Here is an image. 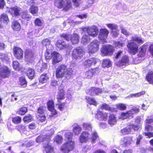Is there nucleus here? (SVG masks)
Returning a JSON list of instances; mask_svg holds the SVG:
<instances>
[{
	"mask_svg": "<svg viewBox=\"0 0 153 153\" xmlns=\"http://www.w3.org/2000/svg\"><path fill=\"white\" fill-rule=\"evenodd\" d=\"M73 136V134L71 132H68L65 133V137L67 141L63 144L60 149L62 153H69L74 149L75 143L72 140Z\"/></svg>",
	"mask_w": 153,
	"mask_h": 153,
	"instance_id": "1",
	"label": "nucleus"
},
{
	"mask_svg": "<svg viewBox=\"0 0 153 153\" xmlns=\"http://www.w3.org/2000/svg\"><path fill=\"white\" fill-rule=\"evenodd\" d=\"M59 91L56 95L57 103L56 105L57 106V108L60 111H62L65 110V102H62V101L65 98V93L63 88H59Z\"/></svg>",
	"mask_w": 153,
	"mask_h": 153,
	"instance_id": "2",
	"label": "nucleus"
},
{
	"mask_svg": "<svg viewBox=\"0 0 153 153\" xmlns=\"http://www.w3.org/2000/svg\"><path fill=\"white\" fill-rule=\"evenodd\" d=\"M54 5L57 8L67 11L72 7V4L71 0H55L54 1Z\"/></svg>",
	"mask_w": 153,
	"mask_h": 153,
	"instance_id": "3",
	"label": "nucleus"
},
{
	"mask_svg": "<svg viewBox=\"0 0 153 153\" xmlns=\"http://www.w3.org/2000/svg\"><path fill=\"white\" fill-rule=\"evenodd\" d=\"M139 111V108L135 107L125 112H122L120 114V117L123 119H131L134 117V114H137Z\"/></svg>",
	"mask_w": 153,
	"mask_h": 153,
	"instance_id": "4",
	"label": "nucleus"
},
{
	"mask_svg": "<svg viewBox=\"0 0 153 153\" xmlns=\"http://www.w3.org/2000/svg\"><path fill=\"white\" fill-rule=\"evenodd\" d=\"M84 49L81 47H78L74 48L72 51L71 56L73 59H80L84 54Z\"/></svg>",
	"mask_w": 153,
	"mask_h": 153,
	"instance_id": "5",
	"label": "nucleus"
},
{
	"mask_svg": "<svg viewBox=\"0 0 153 153\" xmlns=\"http://www.w3.org/2000/svg\"><path fill=\"white\" fill-rule=\"evenodd\" d=\"M99 42L97 40H93L88 46V52L90 54L97 52L99 49Z\"/></svg>",
	"mask_w": 153,
	"mask_h": 153,
	"instance_id": "6",
	"label": "nucleus"
},
{
	"mask_svg": "<svg viewBox=\"0 0 153 153\" xmlns=\"http://www.w3.org/2000/svg\"><path fill=\"white\" fill-rule=\"evenodd\" d=\"M67 66L64 64L59 65L56 71V77L57 78H62L65 76L67 71Z\"/></svg>",
	"mask_w": 153,
	"mask_h": 153,
	"instance_id": "7",
	"label": "nucleus"
},
{
	"mask_svg": "<svg viewBox=\"0 0 153 153\" xmlns=\"http://www.w3.org/2000/svg\"><path fill=\"white\" fill-rule=\"evenodd\" d=\"M127 47L128 49V52L132 55L136 54L138 50V46L136 43L134 42H130L128 43Z\"/></svg>",
	"mask_w": 153,
	"mask_h": 153,
	"instance_id": "8",
	"label": "nucleus"
},
{
	"mask_svg": "<svg viewBox=\"0 0 153 153\" xmlns=\"http://www.w3.org/2000/svg\"><path fill=\"white\" fill-rule=\"evenodd\" d=\"M97 59L95 57H91L85 60L83 62V66L88 68L91 66H94L97 63Z\"/></svg>",
	"mask_w": 153,
	"mask_h": 153,
	"instance_id": "9",
	"label": "nucleus"
},
{
	"mask_svg": "<svg viewBox=\"0 0 153 153\" xmlns=\"http://www.w3.org/2000/svg\"><path fill=\"white\" fill-rule=\"evenodd\" d=\"M11 73V70L6 66H4L0 68V76L3 78L8 77Z\"/></svg>",
	"mask_w": 153,
	"mask_h": 153,
	"instance_id": "10",
	"label": "nucleus"
},
{
	"mask_svg": "<svg viewBox=\"0 0 153 153\" xmlns=\"http://www.w3.org/2000/svg\"><path fill=\"white\" fill-rule=\"evenodd\" d=\"M13 51L14 56L16 59L20 60L23 58V52L21 48L17 46H14Z\"/></svg>",
	"mask_w": 153,
	"mask_h": 153,
	"instance_id": "11",
	"label": "nucleus"
},
{
	"mask_svg": "<svg viewBox=\"0 0 153 153\" xmlns=\"http://www.w3.org/2000/svg\"><path fill=\"white\" fill-rule=\"evenodd\" d=\"M113 48L110 45H103L101 49V52L105 56L111 55L114 51Z\"/></svg>",
	"mask_w": 153,
	"mask_h": 153,
	"instance_id": "12",
	"label": "nucleus"
},
{
	"mask_svg": "<svg viewBox=\"0 0 153 153\" xmlns=\"http://www.w3.org/2000/svg\"><path fill=\"white\" fill-rule=\"evenodd\" d=\"M109 33V31L106 28H101L100 29L98 38L101 40H103L106 42L105 39L108 36Z\"/></svg>",
	"mask_w": 153,
	"mask_h": 153,
	"instance_id": "13",
	"label": "nucleus"
},
{
	"mask_svg": "<svg viewBox=\"0 0 153 153\" xmlns=\"http://www.w3.org/2000/svg\"><path fill=\"white\" fill-rule=\"evenodd\" d=\"M132 138V137L129 136L123 137L120 140L121 145L126 147L130 145L133 141Z\"/></svg>",
	"mask_w": 153,
	"mask_h": 153,
	"instance_id": "14",
	"label": "nucleus"
},
{
	"mask_svg": "<svg viewBox=\"0 0 153 153\" xmlns=\"http://www.w3.org/2000/svg\"><path fill=\"white\" fill-rule=\"evenodd\" d=\"M129 58L127 55H124L122 56L121 59L115 63L116 66L120 67L125 66L129 63Z\"/></svg>",
	"mask_w": 153,
	"mask_h": 153,
	"instance_id": "15",
	"label": "nucleus"
},
{
	"mask_svg": "<svg viewBox=\"0 0 153 153\" xmlns=\"http://www.w3.org/2000/svg\"><path fill=\"white\" fill-rule=\"evenodd\" d=\"M95 117L100 120L106 121L108 118V113L102 111H97L95 114Z\"/></svg>",
	"mask_w": 153,
	"mask_h": 153,
	"instance_id": "16",
	"label": "nucleus"
},
{
	"mask_svg": "<svg viewBox=\"0 0 153 153\" xmlns=\"http://www.w3.org/2000/svg\"><path fill=\"white\" fill-rule=\"evenodd\" d=\"M87 32L89 35L94 37L97 35L98 29L97 27L93 26L88 27L87 29Z\"/></svg>",
	"mask_w": 153,
	"mask_h": 153,
	"instance_id": "17",
	"label": "nucleus"
},
{
	"mask_svg": "<svg viewBox=\"0 0 153 153\" xmlns=\"http://www.w3.org/2000/svg\"><path fill=\"white\" fill-rule=\"evenodd\" d=\"M90 134L87 131H83L81 134L79 140L81 143L87 142L90 139Z\"/></svg>",
	"mask_w": 153,
	"mask_h": 153,
	"instance_id": "18",
	"label": "nucleus"
},
{
	"mask_svg": "<svg viewBox=\"0 0 153 153\" xmlns=\"http://www.w3.org/2000/svg\"><path fill=\"white\" fill-rule=\"evenodd\" d=\"M102 92V89L95 87H91L88 90V92L91 96L98 95Z\"/></svg>",
	"mask_w": 153,
	"mask_h": 153,
	"instance_id": "19",
	"label": "nucleus"
},
{
	"mask_svg": "<svg viewBox=\"0 0 153 153\" xmlns=\"http://www.w3.org/2000/svg\"><path fill=\"white\" fill-rule=\"evenodd\" d=\"M99 72V69L96 68H91L85 73V76L87 79H91L96 72Z\"/></svg>",
	"mask_w": 153,
	"mask_h": 153,
	"instance_id": "20",
	"label": "nucleus"
},
{
	"mask_svg": "<svg viewBox=\"0 0 153 153\" xmlns=\"http://www.w3.org/2000/svg\"><path fill=\"white\" fill-rule=\"evenodd\" d=\"M62 60L61 56L57 52L54 51L52 63L54 65L59 63Z\"/></svg>",
	"mask_w": 153,
	"mask_h": 153,
	"instance_id": "21",
	"label": "nucleus"
},
{
	"mask_svg": "<svg viewBox=\"0 0 153 153\" xmlns=\"http://www.w3.org/2000/svg\"><path fill=\"white\" fill-rule=\"evenodd\" d=\"M55 45L57 48L59 50L66 48L68 47L65 42L61 39L58 40L56 43Z\"/></svg>",
	"mask_w": 153,
	"mask_h": 153,
	"instance_id": "22",
	"label": "nucleus"
},
{
	"mask_svg": "<svg viewBox=\"0 0 153 153\" xmlns=\"http://www.w3.org/2000/svg\"><path fill=\"white\" fill-rule=\"evenodd\" d=\"M107 26L111 30V33L115 36H117L118 33L117 32L118 26L117 25L113 24L110 23L106 24Z\"/></svg>",
	"mask_w": 153,
	"mask_h": 153,
	"instance_id": "23",
	"label": "nucleus"
},
{
	"mask_svg": "<svg viewBox=\"0 0 153 153\" xmlns=\"http://www.w3.org/2000/svg\"><path fill=\"white\" fill-rule=\"evenodd\" d=\"M20 10L16 6L9 8L8 12L11 15L18 16L20 15Z\"/></svg>",
	"mask_w": 153,
	"mask_h": 153,
	"instance_id": "24",
	"label": "nucleus"
},
{
	"mask_svg": "<svg viewBox=\"0 0 153 153\" xmlns=\"http://www.w3.org/2000/svg\"><path fill=\"white\" fill-rule=\"evenodd\" d=\"M147 48V45L145 44H144L140 47V51L137 54V56L138 57H143L145 56Z\"/></svg>",
	"mask_w": 153,
	"mask_h": 153,
	"instance_id": "25",
	"label": "nucleus"
},
{
	"mask_svg": "<svg viewBox=\"0 0 153 153\" xmlns=\"http://www.w3.org/2000/svg\"><path fill=\"white\" fill-rule=\"evenodd\" d=\"M11 27L15 31H18L21 29L20 24L17 20H14L12 22Z\"/></svg>",
	"mask_w": 153,
	"mask_h": 153,
	"instance_id": "26",
	"label": "nucleus"
},
{
	"mask_svg": "<svg viewBox=\"0 0 153 153\" xmlns=\"http://www.w3.org/2000/svg\"><path fill=\"white\" fill-rule=\"evenodd\" d=\"M146 79L149 84H153V71L152 70H149L146 76Z\"/></svg>",
	"mask_w": 153,
	"mask_h": 153,
	"instance_id": "27",
	"label": "nucleus"
},
{
	"mask_svg": "<svg viewBox=\"0 0 153 153\" xmlns=\"http://www.w3.org/2000/svg\"><path fill=\"white\" fill-rule=\"evenodd\" d=\"M26 74L28 78L32 80L34 78L35 76L34 69L31 68H28L26 71Z\"/></svg>",
	"mask_w": 153,
	"mask_h": 153,
	"instance_id": "28",
	"label": "nucleus"
},
{
	"mask_svg": "<svg viewBox=\"0 0 153 153\" xmlns=\"http://www.w3.org/2000/svg\"><path fill=\"white\" fill-rule=\"evenodd\" d=\"M43 148L45 149L46 153H54L53 147L49 143L45 144L43 146Z\"/></svg>",
	"mask_w": 153,
	"mask_h": 153,
	"instance_id": "29",
	"label": "nucleus"
},
{
	"mask_svg": "<svg viewBox=\"0 0 153 153\" xmlns=\"http://www.w3.org/2000/svg\"><path fill=\"white\" fill-rule=\"evenodd\" d=\"M79 37L77 34L74 33L71 35L70 40L73 44H76L78 43L79 41Z\"/></svg>",
	"mask_w": 153,
	"mask_h": 153,
	"instance_id": "30",
	"label": "nucleus"
},
{
	"mask_svg": "<svg viewBox=\"0 0 153 153\" xmlns=\"http://www.w3.org/2000/svg\"><path fill=\"white\" fill-rule=\"evenodd\" d=\"M53 55V51L51 49H47L45 53V56L46 60H50L52 59Z\"/></svg>",
	"mask_w": 153,
	"mask_h": 153,
	"instance_id": "31",
	"label": "nucleus"
},
{
	"mask_svg": "<svg viewBox=\"0 0 153 153\" xmlns=\"http://www.w3.org/2000/svg\"><path fill=\"white\" fill-rule=\"evenodd\" d=\"M28 109L27 107L22 106L19 108L16 111V113L20 116L25 115L27 112Z\"/></svg>",
	"mask_w": 153,
	"mask_h": 153,
	"instance_id": "32",
	"label": "nucleus"
},
{
	"mask_svg": "<svg viewBox=\"0 0 153 153\" xmlns=\"http://www.w3.org/2000/svg\"><path fill=\"white\" fill-rule=\"evenodd\" d=\"M9 19L7 14L4 13L1 14L0 17V22L1 23L7 24Z\"/></svg>",
	"mask_w": 153,
	"mask_h": 153,
	"instance_id": "33",
	"label": "nucleus"
},
{
	"mask_svg": "<svg viewBox=\"0 0 153 153\" xmlns=\"http://www.w3.org/2000/svg\"><path fill=\"white\" fill-rule=\"evenodd\" d=\"M100 108L102 110L104 109L112 112L114 111L115 110L114 108L110 107L108 104L105 103H103L101 104L100 106Z\"/></svg>",
	"mask_w": 153,
	"mask_h": 153,
	"instance_id": "34",
	"label": "nucleus"
},
{
	"mask_svg": "<svg viewBox=\"0 0 153 153\" xmlns=\"http://www.w3.org/2000/svg\"><path fill=\"white\" fill-rule=\"evenodd\" d=\"M117 122V120L115 115L113 114H110L109 116L108 123L110 125H114Z\"/></svg>",
	"mask_w": 153,
	"mask_h": 153,
	"instance_id": "35",
	"label": "nucleus"
},
{
	"mask_svg": "<svg viewBox=\"0 0 153 153\" xmlns=\"http://www.w3.org/2000/svg\"><path fill=\"white\" fill-rule=\"evenodd\" d=\"M131 131L129 125L121 130L120 132L123 135L128 134L131 133Z\"/></svg>",
	"mask_w": 153,
	"mask_h": 153,
	"instance_id": "36",
	"label": "nucleus"
},
{
	"mask_svg": "<svg viewBox=\"0 0 153 153\" xmlns=\"http://www.w3.org/2000/svg\"><path fill=\"white\" fill-rule=\"evenodd\" d=\"M46 110V106L44 105H40L39 107L37 109V113L39 114H43Z\"/></svg>",
	"mask_w": 153,
	"mask_h": 153,
	"instance_id": "37",
	"label": "nucleus"
},
{
	"mask_svg": "<svg viewBox=\"0 0 153 153\" xmlns=\"http://www.w3.org/2000/svg\"><path fill=\"white\" fill-rule=\"evenodd\" d=\"M111 62L108 59H104L102 61V66L104 68H108L111 66Z\"/></svg>",
	"mask_w": 153,
	"mask_h": 153,
	"instance_id": "38",
	"label": "nucleus"
},
{
	"mask_svg": "<svg viewBox=\"0 0 153 153\" xmlns=\"http://www.w3.org/2000/svg\"><path fill=\"white\" fill-rule=\"evenodd\" d=\"M49 78L47 76L46 73L42 74L39 78V80L40 82L43 83L46 82L48 79Z\"/></svg>",
	"mask_w": 153,
	"mask_h": 153,
	"instance_id": "39",
	"label": "nucleus"
},
{
	"mask_svg": "<svg viewBox=\"0 0 153 153\" xmlns=\"http://www.w3.org/2000/svg\"><path fill=\"white\" fill-rule=\"evenodd\" d=\"M30 12L33 15L37 14L38 12L39 9L37 7L32 5L29 9Z\"/></svg>",
	"mask_w": 153,
	"mask_h": 153,
	"instance_id": "40",
	"label": "nucleus"
},
{
	"mask_svg": "<svg viewBox=\"0 0 153 153\" xmlns=\"http://www.w3.org/2000/svg\"><path fill=\"white\" fill-rule=\"evenodd\" d=\"M19 84L21 86L23 87H25L27 86V82L25 77L20 76L19 78Z\"/></svg>",
	"mask_w": 153,
	"mask_h": 153,
	"instance_id": "41",
	"label": "nucleus"
},
{
	"mask_svg": "<svg viewBox=\"0 0 153 153\" xmlns=\"http://www.w3.org/2000/svg\"><path fill=\"white\" fill-rule=\"evenodd\" d=\"M21 17L23 19L27 21L30 20L31 18V17L28 14V12L26 11L22 12Z\"/></svg>",
	"mask_w": 153,
	"mask_h": 153,
	"instance_id": "42",
	"label": "nucleus"
},
{
	"mask_svg": "<svg viewBox=\"0 0 153 153\" xmlns=\"http://www.w3.org/2000/svg\"><path fill=\"white\" fill-rule=\"evenodd\" d=\"M87 102L90 105H93L96 106L97 103L94 98H90L89 97L86 98Z\"/></svg>",
	"mask_w": 153,
	"mask_h": 153,
	"instance_id": "43",
	"label": "nucleus"
},
{
	"mask_svg": "<svg viewBox=\"0 0 153 153\" xmlns=\"http://www.w3.org/2000/svg\"><path fill=\"white\" fill-rule=\"evenodd\" d=\"M129 125L131 128V130L132 129H133L134 131H138L142 127V125H139L136 124L130 123Z\"/></svg>",
	"mask_w": 153,
	"mask_h": 153,
	"instance_id": "44",
	"label": "nucleus"
},
{
	"mask_svg": "<svg viewBox=\"0 0 153 153\" xmlns=\"http://www.w3.org/2000/svg\"><path fill=\"white\" fill-rule=\"evenodd\" d=\"M12 121L15 124H19L22 122V118L19 116L13 117L12 118Z\"/></svg>",
	"mask_w": 153,
	"mask_h": 153,
	"instance_id": "45",
	"label": "nucleus"
},
{
	"mask_svg": "<svg viewBox=\"0 0 153 153\" xmlns=\"http://www.w3.org/2000/svg\"><path fill=\"white\" fill-rule=\"evenodd\" d=\"M32 118V115L29 114L24 116L23 117V120L24 123H28L31 122L33 120Z\"/></svg>",
	"mask_w": 153,
	"mask_h": 153,
	"instance_id": "46",
	"label": "nucleus"
},
{
	"mask_svg": "<svg viewBox=\"0 0 153 153\" xmlns=\"http://www.w3.org/2000/svg\"><path fill=\"white\" fill-rule=\"evenodd\" d=\"M117 108L121 111H124L126 109V105L123 103H119L116 105Z\"/></svg>",
	"mask_w": 153,
	"mask_h": 153,
	"instance_id": "47",
	"label": "nucleus"
},
{
	"mask_svg": "<svg viewBox=\"0 0 153 153\" xmlns=\"http://www.w3.org/2000/svg\"><path fill=\"white\" fill-rule=\"evenodd\" d=\"M54 141L55 142L59 144L62 143L63 140V137L62 136L59 135H57L55 137Z\"/></svg>",
	"mask_w": 153,
	"mask_h": 153,
	"instance_id": "48",
	"label": "nucleus"
},
{
	"mask_svg": "<svg viewBox=\"0 0 153 153\" xmlns=\"http://www.w3.org/2000/svg\"><path fill=\"white\" fill-rule=\"evenodd\" d=\"M71 35L68 33H63L60 35V36L67 41H69L70 40Z\"/></svg>",
	"mask_w": 153,
	"mask_h": 153,
	"instance_id": "49",
	"label": "nucleus"
},
{
	"mask_svg": "<svg viewBox=\"0 0 153 153\" xmlns=\"http://www.w3.org/2000/svg\"><path fill=\"white\" fill-rule=\"evenodd\" d=\"M73 71L72 69H68L67 68V71L65 72V78L67 79H70L71 76L72 74Z\"/></svg>",
	"mask_w": 153,
	"mask_h": 153,
	"instance_id": "50",
	"label": "nucleus"
},
{
	"mask_svg": "<svg viewBox=\"0 0 153 153\" xmlns=\"http://www.w3.org/2000/svg\"><path fill=\"white\" fill-rule=\"evenodd\" d=\"M34 23L36 26L41 27L43 25V22L42 20L39 18H36L34 21Z\"/></svg>",
	"mask_w": 153,
	"mask_h": 153,
	"instance_id": "51",
	"label": "nucleus"
},
{
	"mask_svg": "<svg viewBox=\"0 0 153 153\" xmlns=\"http://www.w3.org/2000/svg\"><path fill=\"white\" fill-rule=\"evenodd\" d=\"M13 66L14 70L18 71L20 70V67L18 62L16 61H13Z\"/></svg>",
	"mask_w": 153,
	"mask_h": 153,
	"instance_id": "52",
	"label": "nucleus"
},
{
	"mask_svg": "<svg viewBox=\"0 0 153 153\" xmlns=\"http://www.w3.org/2000/svg\"><path fill=\"white\" fill-rule=\"evenodd\" d=\"M47 105L48 109L55 107L54 102L53 99L48 100L47 102Z\"/></svg>",
	"mask_w": 153,
	"mask_h": 153,
	"instance_id": "53",
	"label": "nucleus"
},
{
	"mask_svg": "<svg viewBox=\"0 0 153 153\" xmlns=\"http://www.w3.org/2000/svg\"><path fill=\"white\" fill-rule=\"evenodd\" d=\"M82 130V128L79 126H75L73 128V131L76 134H79Z\"/></svg>",
	"mask_w": 153,
	"mask_h": 153,
	"instance_id": "54",
	"label": "nucleus"
},
{
	"mask_svg": "<svg viewBox=\"0 0 153 153\" xmlns=\"http://www.w3.org/2000/svg\"><path fill=\"white\" fill-rule=\"evenodd\" d=\"M48 109L51 112V117H53L58 114L57 111L55 108V107Z\"/></svg>",
	"mask_w": 153,
	"mask_h": 153,
	"instance_id": "55",
	"label": "nucleus"
},
{
	"mask_svg": "<svg viewBox=\"0 0 153 153\" xmlns=\"http://www.w3.org/2000/svg\"><path fill=\"white\" fill-rule=\"evenodd\" d=\"M144 130L147 132L152 131L153 130V127L149 124H146L144 128Z\"/></svg>",
	"mask_w": 153,
	"mask_h": 153,
	"instance_id": "56",
	"label": "nucleus"
},
{
	"mask_svg": "<svg viewBox=\"0 0 153 153\" xmlns=\"http://www.w3.org/2000/svg\"><path fill=\"white\" fill-rule=\"evenodd\" d=\"M18 96L15 94V92H13L11 95L10 101L12 102L14 101H17L18 100Z\"/></svg>",
	"mask_w": 153,
	"mask_h": 153,
	"instance_id": "57",
	"label": "nucleus"
},
{
	"mask_svg": "<svg viewBox=\"0 0 153 153\" xmlns=\"http://www.w3.org/2000/svg\"><path fill=\"white\" fill-rule=\"evenodd\" d=\"M89 37L88 35L86 34L83 35L82 39V40L84 43L88 41H89Z\"/></svg>",
	"mask_w": 153,
	"mask_h": 153,
	"instance_id": "58",
	"label": "nucleus"
},
{
	"mask_svg": "<svg viewBox=\"0 0 153 153\" xmlns=\"http://www.w3.org/2000/svg\"><path fill=\"white\" fill-rule=\"evenodd\" d=\"M133 40L135 41L138 44H143L144 42V41L141 38L139 37H136L134 38L133 39Z\"/></svg>",
	"mask_w": 153,
	"mask_h": 153,
	"instance_id": "59",
	"label": "nucleus"
},
{
	"mask_svg": "<svg viewBox=\"0 0 153 153\" xmlns=\"http://www.w3.org/2000/svg\"><path fill=\"white\" fill-rule=\"evenodd\" d=\"M45 139L43 136L39 135L36 137V141L37 143H40L44 141Z\"/></svg>",
	"mask_w": 153,
	"mask_h": 153,
	"instance_id": "60",
	"label": "nucleus"
},
{
	"mask_svg": "<svg viewBox=\"0 0 153 153\" xmlns=\"http://www.w3.org/2000/svg\"><path fill=\"white\" fill-rule=\"evenodd\" d=\"M38 117L39 120L42 122H45L46 120V117L44 115L39 114Z\"/></svg>",
	"mask_w": 153,
	"mask_h": 153,
	"instance_id": "61",
	"label": "nucleus"
},
{
	"mask_svg": "<svg viewBox=\"0 0 153 153\" xmlns=\"http://www.w3.org/2000/svg\"><path fill=\"white\" fill-rule=\"evenodd\" d=\"M42 43L43 45L46 46L47 45L50 44L51 41L49 39H45L42 41Z\"/></svg>",
	"mask_w": 153,
	"mask_h": 153,
	"instance_id": "62",
	"label": "nucleus"
},
{
	"mask_svg": "<svg viewBox=\"0 0 153 153\" xmlns=\"http://www.w3.org/2000/svg\"><path fill=\"white\" fill-rule=\"evenodd\" d=\"M83 126L85 129H88L91 128V125L88 123H84L83 124Z\"/></svg>",
	"mask_w": 153,
	"mask_h": 153,
	"instance_id": "63",
	"label": "nucleus"
},
{
	"mask_svg": "<svg viewBox=\"0 0 153 153\" xmlns=\"http://www.w3.org/2000/svg\"><path fill=\"white\" fill-rule=\"evenodd\" d=\"M144 134L145 136H147L149 138L153 137V132L151 131L144 132Z\"/></svg>",
	"mask_w": 153,
	"mask_h": 153,
	"instance_id": "64",
	"label": "nucleus"
}]
</instances>
